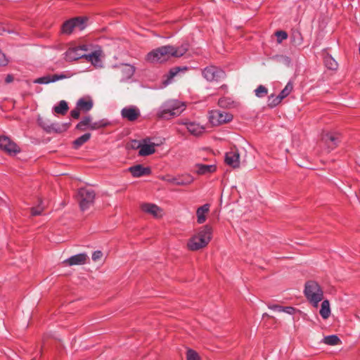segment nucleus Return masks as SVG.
I'll return each mask as SVG.
<instances>
[{
    "label": "nucleus",
    "instance_id": "obj_1",
    "mask_svg": "<svg viewBox=\"0 0 360 360\" xmlns=\"http://www.w3.org/2000/svg\"><path fill=\"white\" fill-rule=\"evenodd\" d=\"M188 44H184L180 46H164L153 50L148 53L146 60L150 63H163L171 57H181L188 51Z\"/></svg>",
    "mask_w": 360,
    "mask_h": 360
},
{
    "label": "nucleus",
    "instance_id": "obj_2",
    "mask_svg": "<svg viewBox=\"0 0 360 360\" xmlns=\"http://www.w3.org/2000/svg\"><path fill=\"white\" fill-rule=\"evenodd\" d=\"M212 229L209 225L201 227L187 243V248L191 251H197L205 248L212 239Z\"/></svg>",
    "mask_w": 360,
    "mask_h": 360
},
{
    "label": "nucleus",
    "instance_id": "obj_3",
    "mask_svg": "<svg viewBox=\"0 0 360 360\" xmlns=\"http://www.w3.org/2000/svg\"><path fill=\"white\" fill-rule=\"evenodd\" d=\"M185 110V105L177 100H169L159 108L157 116L159 118L169 120L179 116Z\"/></svg>",
    "mask_w": 360,
    "mask_h": 360
},
{
    "label": "nucleus",
    "instance_id": "obj_4",
    "mask_svg": "<svg viewBox=\"0 0 360 360\" xmlns=\"http://www.w3.org/2000/svg\"><path fill=\"white\" fill-rule=\"evenodd\" d=\"M304 295L307 300L314 307H317L323 298V291L319 283L314 281H309L305 283Z\"/></svg>",
    "mask_w": 360,
    "mask_h": 360
},
{
    "label": "nucleus",
    "instance_id": "obj_5",
    "mask_svg": "<svg viewBox=\"0 0 360 360\" xmlns=\"http://www.w3.org/2000/svg\"><path fill=\"white\" fill-rule=\"evenodd\" d=\"M96 194L91 189L82 188L78 190L76 199L82 211L89 209L94 203Z\"/></svg>",
    "mask_w": 360,
    "mask_h": 360
},
{
    "label": "nucleus",
    "instance_id": "obj_6",
    "mask_svg": "<svg viewBox=\"0 0 360 360\" xmlns=\"http://www.w3.org/2000/svg\"><path fill=\"white\" fill-rule=\"evenodd\" d=\"M209 119L213 126H219L231 122L233 115L224 111L215 110L210 111Z\"/></svg>",
    "mask_w": 360,
    "mask_h": 360
},
{
    "label": "nucleus",
    "instance_id": "obj_7",
    "mask_svg": "<svg viewBox=\"0 0 360 360\" xmlns=\"http://www.w3.org/2000/svg\"><path fill=\"white\" fill-rule=\"evenodd\" d=\"M84 20L81 18H76L66 21L62 26V32L65 34H70L75 29L82 31L84 29Z\"/></svg>",
    "mask_w": 360,
    "mask_h": 360
},
{
    "label": "nucleus",
    "instance_id": "obj_8",
    "mask_svg": "<svg viewBox=\"0 0 360 360\" xmlns=\"http://www.w3.org/2000/svg\"><path fill=\"white\" fill-rule=\"evenodd\" d=\"M202 75L207 81H219L225 77V72L217 67L209 66L203 70Z\"/></svg>",
    "mask_w": 360,
    "mask_h": 360
},
{
    "label": "nucleus",
    "instance_id": "obj_9",
    "mask_svg": "<svg viewBox=\"0 0 360 360\" xmlns=\"http://www.w3.org/2000/svg\"><path fill=\"white\" fill-rule=\"evenodd\" d=\"M87 51V47L85 45L69 49L65 53V60L68 61L77 60L79 58H85Z\"/></svg>",
    "mask_w": 360,
    "mask_h": 360
},
{
    "label": "nucleus",
    "instance_id": "obj_10",
    "mask_svg": "<svg viewBox=\"0 0 360 360\" xmlns=\"http://www.w3.org/2000/svg\"><path fill=\"white\" fill-rule=\"evenodd\" d=\"M0 149L11 155L20 152L19 147L6 136H0Z\"/></svg>",
    "mask_w": 360,
    "mask_h": 360
},
{
    "label": "nucleus",
    "instance_id": "obj_11",
    "mask_svg": "<svg viewBox=\"0 0 360 360\" xmlns=\"http://www.w3.org/2000/svg\"><path fill=\"white\" fill-rule=\"evenodd\" d=\"M122 117L130 122L135 121L140 116V111L136 106H128L121 110Z\"/></svg>",
    "mask_w": 360,
    "mask_h": 360
},
{
    "label": "nucleus",
    "instance_id": "obj_12",
    "mask_svg": "<svg viewBox=\"0 0 360 360\" xmlns=\"http://www.w3.org/2000/svg\"><path fill=\"white\" fill-rule=\"evenodd\" d=\"M226 163L233 168H238L240 166V155L237 150H232L226 153Z\"/></svg>",
    "mask_w": 360,
    "mask_h": 360
},
{
    "label": "nucleus",
    "instance_id": "obj_13",
    "mask_svg": "<svg viewBox=\"0 0 360 360\" xmlns=\"http://www.w3.org/2000/svg\"><path fill=\"white\" fill-rule=\"evenodd\" d=\"M141 210L148 214L153 215L155 218H160L163 214L162 210L155 204L144 203L141 205Z\"/></svg>",
    "mask_w": 360,
    "mask_h": 360
},
{
    "label": "nucleus",
    "instance_id": "obj_14",
    "mask_svg": "<svg viewBox=\"0 0 360 360\" xmlns=\"http://www.w3.org/2000/svg\"><path fill=\"white\" fill-rule=\"evenodd\" d=\"M88 259V255L86 253H80L70 257L63 261V264L67 266L84 264Z\"/></svg>",
    "mask_w": 360,
    "mask_h": 360
},
{
    "label": "nucleus",
    "instance_id": "obj_15",
    "mask_svg": "<svg viewBox=\"0 0 360 360\" xmlns=\"http://www.w3.org/2000/svg\"><path fill=\"white\" fill-rule=\"evenodd\" d=\"M66 78H68V76L64 74H59V75L56 74V75H48L37 78L34 81V83L46 84H49L51 82H55L58 80L63 79H66Z\"/></svg>",
    "mask_w": 360,
    "mask_h": 360
},
{
    "label": "nucleus",
    "instance_id": "obj_16",
    "mask_svg": "<svg viewBox=\"0 0 360 360\" xmlns=\"http://www.w3.org/2000/svg\"><path fill=\"white\" fill-rule=\"evenodd\" d=\"M120 81L124 82L130 79L134 73V68L132 65L124 64L119 68Z\"/></svg>",
    "mask_w": 360,
    "mask_h": 360
},
{
    "label": "nucleus",
    "instance_id": "obj_17",
    "mask_svg": "<svg viewBox=\"0 0 360 360\" xmlns=\"http://www.w3.org/2000/svg\"><path fill=\"white\" fill-rule=\"evenodd\" d=\"M129 171L131 173L134 177H140L142 176L148 175L150 173L149 167H144L141 165H136L129 168Z\"/></svg>",
    "mask_w": 360,
    "mask_h": 360
},
{
    "label": "nucleus",
    "instance_id": "obj_18",
    "mask_svg": "<svg viewBox=\"0 0 360 360\" xmlns=\"http://www.w3.org/2000/svg\"><path fill=\"white\" fill-rule=\"evenodd\" d=\"M155 146L156 144L153 143H148L146 139L143 140V143H141V149L139 151V155L147 156L153 154L155 152Z\"/></svg>",
    "mask_w": 360,
    "mask_h": 360
},
{
    "label": "nucleus",
    "instance_id": "obj_19",
    "mask_svg": "<svg viewBox=\"0 0 360 360\" xmlns=\"http://www.w3.org/2000/svg\"><path fill=\"white\" fill-rule=\"evenodd\" d=\"M102 51L101 50L95 51L91 53L86 54V60L91 63L95 67H101L102 62L101 58Z\"/></svg>",
    "mask_w": 360,
    "mask_h": 360
},
{
    "label": "nucleus",
    "instance_id": "obj_20",
    "mask_svg": "<svg viewBox=\"0 0 360 360\" xmlns=\"http://www.w3.org/2000/svg\"><path fill=\"white\" fill-rule=\"evenodd\" d=\"M94 103L90 98H81L76 104V106L82 112H86L91 110Z\"/></svg>",
    "mask_w": 360,
    "mask_h": 360
},
{
    "label": "nucleus",
    "instance_id": "obj_21",
    "mask_svg": "<svg viewBox=\"0 0 360 360\" xmlns=\"http://www.w3.org/2000/svg\"><path fill=\"white\" fill-rule=\"evenodd\" d=\"M181 124L186 125L188 131L194 136H199L205 129L202 126L195 122H182Z\"/></svg>",
    "mask_w": 360,
    "mask_h": 360
},
{
    "label": "nucleus",
    "instance_id": "obj_22",
    "mask_svg": "<svg viewBox=\"0 0 360 360\" xmlns=\"http://www.w3.org/2000/svg\"><path fill=\"white\" fill-rule=\"evenodd\" d=\"M195 168V172L200 175L211 174L216 171V166L214 165L196 164Z\"/></svg>",
    "mask_w": 360,
    "mask_h": 360
},
{
    "label": "nucleus",
    "instance_id": "obj_23",
    "mask_svg": "<svg viewBox=\"0 0 360 360\" xmlns=\"http://www.w3.org/2000/svg\"><path fill=\"white\" fill-rule=\"evenodd\" d=\"M210 211V205L205 204L199 207L196 211L197 221L198 224H203L206 221V214Z\"/></svg>",
    "mask_w": 360,
    "mask_h": 360
},
{
    "label": "nucleus",
    "instance_id": "obj_24",
    "mask_svg": "<svg viewBox=\"0 0 360 360\" xmlns=\"http://www.w3.org/2000/svg\"><path fill=\"white\" fill-rule=\"evenodd\" d=\"M322 139L330 149L335 148L339 142L338 137L332 133L323 134Z\"/></svg>",
    "mask_w": 360,
    "mask_h": 360
},
{
    "label": "nucleus",
    "instance_id": "obj_25",
    "mask_svg": "<svg viewBox=\"0 0 360 360\" xmlns=\"http://www.w3.org/2000/svg\"><path fill=\"white\" fill-rule=\"evenodd\" d=\"M323 319H326L330 314V303L329 301L326 300L321 303V307L319 311Z\"/></svg>",
    "mask_w": 360,
    "mask_h": 360
},
{
    "label": "nucleus",
    "instance_id": "obj_26",
    "mask_svg": "<svg viewBox=\"0 0 360 360\" xmlns=\"http://www.w3.org/2000/svg\"><path fill=\"white\" fill-rule=\"evenodd\" d=\"M91 120L92 119L90 116L83 117L82 120L77 124L76 129L81 131H84L86 129H89Z\"/></svg>",
    "mask_w": 360,
    "mask_h": 360
},
{
    "label": "nucleus",
    "instance_id": "obj_27",
    "mask_svg": "<svg viewBox=\"0 0 360 360\" xmlns=\"http://www.w3.org/2000/svg\"><path fill=\"white\" fill-rule=\"evenodd\" d=\"M324 63L326 67L329 70H336L338 67L336 60L330 55H326L324 57Z\"/></svg>",
    "mask_w": 360,
    "mask_h": 360
},
{
    "label": "nucleus",
    "instance_id": "obj_28",
    "mask_svg": "<svg viewBox=\"0 0 360 360\" xmlns=\"http://www.w3.org/2000/svg\"><path fill=\"white\" fill-rule=\"evenodd\" d=\"M53 110L57 114L65 115L68 110L67 102L65 101H60L58 105L53 108Z\"/></svg>",
    "mask_w": 360,
    "mask_h": 360
},
{
    "label": "nucleus",
    "instance_id": "obj_29",
    "mask_svg": "<svg viewBox=\"0 0 360 360\" xmlns=\"http://www.w3.org/2000/svg\"><path fill=\"white\" fill-rule=\"evenodd\" d=\"M91 138V134L86 133L83 134L82 136L77 138L76 140L74 141L73 145L75 148H79L81 146H82L84 143L87 142Z\"/></svg>",
    "mask_w": 360,
    "mask_h": 360
},
{
    "label": "nucleus",
    "instance_id": "obj_30",
    "mask_svg": "<svg viewBox=\"0 0 360 360\" xmlns=\"http://www.w3.org/2000/svg\"><path fill=\"white\" fill-rule=\"evenodd\" d=\"M179 179V181L176 182V186H187L194 181V178L190 174H185Z\"/></svg>",
    "mask_w": 360,
    "mask_h": 360
},
{
    "label": "nucleus",
    "instance_id": "obj_31",
    "mask_svg": "<svg viewBox=\"0 0 360 360\" xmlns=\"http://www.w3.org/2000/svg\"><path fill=\"white\" fill-rule=\"evenodd\" d=\"M282 101L279 95L275 96L274 94H271L268 98L267 105L269 108H273L277 106Z\"/></svg>",
    "mask_w": 360,
    "mask_h": 360
},
{
    "label": "nucleus",
    "instance_id": "obj_32",
    "mask_svg": "<svg viewBox=\"0 0 360 360\" xmlns=\"http://www.w3.org/2000/svg\"><path fill=\"white\" fill-rule=\"evenodd\" d=\"M293 84L291 82H288L285 85V88L278 94L280 97L283 100L286 98L292 91Z\"/></svg>",
    "mask_w": 360,
    "mask_h": 360
},
{
    "label": "nucleus",
    "instance_id": "obj_33",
    "mask_svg": "<svg viewBox=\"0 0 360 360\" xmlns=\"http://www.w3.org/2000/svg\"><path fill=\"white\" fill-rule=\"evenodd\" d=\"M323 342L328 345H337L340 340L337 335H332L325 337Z\"/></svg>",
    "mask_w": 360,
    "mask_h": 360
},
{
    "label": "nucleus",
    "instance_id": "obj_34",
    "mask_svg": "<svg viewBox=\"0 0 360 360\" xmlns=\"http://www.w3.org/2000/svg\"><path fill=\"white\" fill-rule=\"evenodd\" d=\"M108 124V122L106 120H101L97 122H93L91 121L89 129L96 130L102 127H105Z\"/></svg>",
    "mask_w": 360,
    "mask_h": 360
},
{
    "label": "nucleus",
    "instance_id": "obj_35",
    "mask_svg": "<svg viewBox=\"0 0 360 360\" xmlns=\"http://www.w3.org/2000/svg\"><path fill=\"white\" fill-rule=\"evenodd\" d=\"M218 104L220 107L226 108H230L232 105L233 101L229 98L224 97V98H221L219 100Z\"/></svg>",
    "mask_w": 360,
    "mask_h": 360
},
{
    "label": "nucleus",
    "instance_id": "obj_36",
    "mask_svg": "<svg viewBox=\"0 0 360 360\" xmlns=\"http://www.w3.org/2000/svg\"><path fill=\"white\" fill-rule=\"evenodd\" d=\"M255 95L259 98L264 97L268 94V89L263 85H259L255 90Z\"/></svg>",
    "mask_w": 360,
    "mask_h": 360
},
{
    "label": "nucleus",
    "instance_id": "obj_37",
    "mask_svg": "<svg viewBox=\"0 0 360 360\" xmlns=\"http://www.w3.org/2000/svg\"><path fill=\"white\" fill-rule=\"evenodd\" d=\"M186 360H200V359L195 351L193 349H188L186 353Z\"/></svg>",
    "mask_w": 360,
    "mask_h": 360
},
{
    "label": "nucleus",
    "instance_id": "obj_38",
    "mask_svg": "<svg viewBox=\"0 0 360 360\" xmlns=\"http://www.w3.org/2000/svg\"><path fill=\"white\" fill-rule=\"evenodd\" d=\"M141 143H141L139 141L132 140L127 144V148H131V149L139 148V150H140Z\"/></svg>",
    "mask_w": 360,
    "mask_h": 360
},
{
    "label": "nucleus",
    "instance_id": "obj_39",
    "mask_svg": "<svg viewBox=\"0 0 360 360\" xmlns=\"http://www.w3.org/2000/svg\"><path fill=\"white\" fill-rule=\"evenodd\" d=\"M276 35L278 43H281L283 40L286 39L288 37V34L285 31H277Z\"/></svg>",
    "mask_w": 360,
    "mask_h": 360
},
{
    "label": "nucleus",
    "instance_id": "obj_40",
    "mask_svg": "<svg viewBox=\"0 0 360 360\" xmlns=\"http://www.w3.org/2000/svg\"><path fill=\"white\" fill-rule=\"evenodd\" d=\"M180 71L179 67L172 68L169 72L168 80L172 79Z\"/></svg>",
    "mask_w": 360,
    "mask_h": 360
},
{
    "label": "nucleus",
    "instance_id": "obj_41",
    "mask_svg": "<svg viewBox=\"0 0 360 360\" xmlns=\"http://www.w3.org/2000/svg\"><path fill=\"white\" fill-rule=\"evenodd\" d=\"M103 257V253L101 251H95L92 255V259L94 262L100 260Z\"/></svg>",
    "mask_w": 360,
    "mask_h": 360
},
{
    "label": "nucleus",
    "instance_id": "obj_42",
    "mask_svg": "<svg viewBox=\"0 0 360 360\" xmlns=\"http://www.w3.org/2000/svg\"><path fill=\"white\" fill-rule=\"evenodd\" d=\"M43 210H44V207H40V206H39L37 207H32V211H31L32 214L33 216L39 215L42 212Z\"/></svg>",
    "mask_w": 360,
    "mask_h": 360
},
{
    "label": "nucleus",
    "instance_id": "obj_43",
    "mask_svg": "<svg viewBox=\"0 0 360 360\" xmlns=\"http://www.w3.org/2000/svg\"><path fill=\"white\" fill-rule=\"evenodd\" d=\"M80 111L81 110L76 106L75 109L71 110L70 115L74 119H78L80 115Z\"/></svg>",
    "mask_w": 360,
    "mask_h": 360
},
{
    "label": "nucleus",
    "instance_id": "obj_44",
    "mask_svg": "<svg viewBox=\"0 0 360 360\" xmlns=\"http://www.w3.org/2000/svg\"><path fill=\"white\" fill-rule=\"evenodd\" d=\"M56 124H51L50 126H47V127H44V128L45 129V130L48 132H51L52 131H56V132H59L60 131V130H58L56 127Z\"/></svg>",
    "mask_w": 360,
    "mask_h": 360
},
{
    "label": "nucleus",
    "instance_id": "obj_45",
    "mask_svg": "<svg viewBox=\"0 0 360 360\" xmlns=\"http://www.w3.org/2000/svg\"><path fill=\"white\" fill-rule=\"evenodd\" d=\"M295 309L291 307H283L282 312H285L289 314H294Z\"/></svg>",
    "mask_w": 360,
    "mask_h": 360
},
{
    "label": "nucleus",
    "instance_id": "obj_46",
    "mask_svg": "<svg viewBox=\"0 0 360 360\" xmlns=\"http://www.w3.org/2000/svg\"><path fill=\"white\" fill-rule=\"evenodd\" d=\"M269 308L272 310L277 311L278 312H282L283 307H281L279 305H269Z\"/></svg>",
    "mask_w": 360,
    "mask_h": 360
},
{
    "label": "nucleus",
    "instance_id": "obj_47",
    "mask_svg": "<svg viewBox=\"0 0 360 360\" xmlns=\"http://www.w3.org/2000/svg\"><path fill=\"white\" fill-rule=\"evenodd\" d=\"M6 61L4 54L0 51V65H6Z\"/></svg>",
    "mask_w": 360,
    "mask_h": 360
},
{
    "label": "nucleus",
    "instance_id": "obj_48",
    "mask_svg": "<svg viewBox=\"0 0 360 360\" xmlns=\"http://www.w3.org/2000/svg\"><path fill=\"white\" fill-rule=\"evenodd\" d=\"M169 183L174 184L176 185V182L179 181V178H172L167 180Z\"/></svg>",
    "mask_w": 360,
    "mask_h": 360
},
{
    "label": "nucleus",
    "instance_id": "obj_49",
    "mask_svg": "<svg viewBox=\"0 0 360 360\" xmlns=\"http://www.w3.org/2000/svg\"><path fill=\"white\" fill-rule=\"evenodd\" d=\"M12 79H13L11 75H8L6 78V82L7 83H9L12 81Z\"/></svg>",
    "mask_w": 360,
    "mask_h": 360
},
{
    "label": "nucleus",
    "instance_id": "obj_50",
    "mask_svg": "<svg viewBox=\"0 0 360 360\" xmlns=\"http://www.w3.org/2000/svg\"><path fill=\"white\" fill-rule=\"evenodd\" d=\"M4 202V200L2 198L0 197V205Z\"/></svg>",
    "mask_w": 360,
    "mask_h": 360
},
{
    "label": "nucleus",
    "instance_id": "obj_51",
    "mask_svg": "<svg viewBox=\"0 0 360 360\" xmlns=\"http://www.w3.org/2000/svg\"><path fill=\"white\" fill-rule=\"evenodd\" d=\"M285 60H288V61L289 62V59H288V58H287V57H286V58H285Z\"/></svg>",
    "mask_w": 360,
    "mask_h": 360
},
{
    "label": "nucleus",
    "instance_id": "obj_52",
    "mask_svg": "<svg viewBox=\"0 0 360 360\" xmlns=\"http://www.w3.org/2000/svg\"><path fill=\"white\" fill-rule=\"evenodd\" d=\"M32 360H35V359H32Z\"/></svg>",
    "mask_w": 360,
    "mask_h": 360
},
{
    "label": "nucleus",
    "instance_id": "obj_53",
    "mask_svg": "<svg viewBox=\"0 0 360 360\" xmlns=\"http://www.w3.org/2000/svg\"><path fill=\"white\" fill-rule=\"evenodd\" d=\"M0 34H1V32H0Z\"/></svg>",
    "mask_w": 360,
    "mask_h": 360
}]
</instances>
